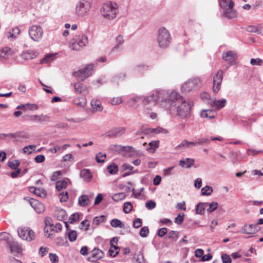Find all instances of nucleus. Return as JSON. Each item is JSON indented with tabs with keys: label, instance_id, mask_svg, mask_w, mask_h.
<instances>
[{
	"label": "nucleus",
	"instance_id": "1",
	"mask_svg": "<svg viewBox=\"0 0 263 263\" xmlns=\"http://www.w3.org/2000/svg\"><path fill=\"white\" fill-rule=\"evenodd\" d=\"M168 98L165 103V108L173 117H179L181 119L188 118L191 116L192 102H186L182 97L176 91H172L167 96Z\"/></svg>",
	"mask_w": 263,
	"mask_h": 263
},
{
	"label": "nucleus",
	"instance_id": "2",
	"mask_svg": "<svg viewBox=\"0 0 263 263\" xmlns=\"http://www.w3.org/2000/svg\"><path fill=\"white\" fill-rule=\"evenodd\" d=\"M169 94L168 92L165 90H157L155 93H153L149 96L145 97L143 96L142 103L144 105L155 104L156 101H158L160 103L161 106L165 108V103L167 101L168 97L167 96Z\"/></svg>",
	"mask_w": 263,
	"mask_h": 263
},
{
	"label": "nucleus",
	"instance_id": "3",
	"mask_svg": "<svg viewBox=\"0 0 263 263\" xmlns=\"http://www.w3.org/2000/svg\"><path fill=\"white\" fill-rule=\"evenodd\" d=\"M100 11L102 15L105 18L112 20L116 17L118 5L115 2L104 4Z\"/></svg>",
	"mask_w": 263,
	"mask_h": 263
},
{
	"label": "nucleus",
	"instance_id": "4",
	"mask_svg": "<svg viewBox=\"0 0 263 263\" xmlns=\"http://www.w3.org/2000/svg\"><path fill=\"white\" fill-rule=\"evenodd\" d=\"M171 36L169 31L164 27L159 29L157 34V42L159 46L161 48L168 47L171 42Z\"/></svg>",
	"mask_w": 263,
	"mask_h": 263
},
{
	"label": "nucleus",
	"instance_id": "5",
	"mask_svg": "<svg viewBox=\"0 0 263 263\" xmlns=\"http://www.w3.org/2000/svg\"><path fill=\"white\" fill-rule=\"evenodd\" d=\"M88 43V39L86 35L82 34L75 36L70 41L69 47L73 50L78 51L81 48L85 46Z\"/></svg>",
	"mask_w": 263,
	"mask_h": 263
},
{
	"label": "nucleus",
	"instance_id": "6",
	"mask_svg": "<svg viewBox=\"0 0 263 263\" xmlns=\"http://www.w3.org/2000/svg\"><path fill=\"white\" fill-rule=\"evenodd\" d=\"M92 5V0H80L76 7V13L79 16H85Z\"/></svg>",
	"mask_w": 263,
	"mask_h": 263
},
{
	"label": "nucleus",
	"instance_id": "7",
	"mask_svg": "<svg viewBox=\"0 0 263 263\" xmlns=\"http://www.w3.org/2000/svg\"><path fill=\"white\" fill-rule=\"evenodd\" d=\"M17 234L21 239L28 241H30L34 238V231L28 227L18 228Z\"/></svg>",
	"mask_w": 263,
	"mask_h": 263
},
{
	"label": "nucleus",
	"instance_id": "8",
	"mask_svg": "<svg viewBox=\"0 0 263 263\" xmlns=\"http://www.w3.org/2000/svg\"><path fill=\"white\" fill-rule=\"evenodd\" d=\"M93 67L92 64H88L83 69L73 72V76L79 78L81 81H83L91 74V71L93 69Z\"/></svg>",
	"mask_w": 263,
	"mask_h": 263
},
{
	"label": "nucleus",
	"instance_id": "9",
	"mask_svg": "<svg viewBox=\"0 0 263 263\" xmlns=\"http://www.w3.org/2000/svg\"><path fill=\"white\" fill-rule=\"evenodd\" d=\"M43 30L40 26L32 25L29 29L30 38L34 41L38 42L43 36Z\"/></svg>",
	"mask_w": 263,
	"mask_h": 263
},
{
	"label": "nucleus",
	"instance_id": "10",
	"mask_svg": "<svg viewBox=\"0 0 263 263\" xmlns=\"http://www.w3.org/2000/svg\"><path fill=\"white\" fill-rule=\"evenodd\" d=\"M223 71L219 69L213 77V90L214 93H217L221 87V83L223 80Z\"/></svg>",
	"mask_w": 263,
	"mask_h": 263
},
{
	"label": "nucleus",
	"instance_id": "11",
	"mask_svg": "<svg viewBox=\"0 0 263 263\" xmlns=\"http://www.w3.org/2000/svg\"><path fill=\"white\" fill-rule=\"evenodd\" d=\"M125 130V128L123 127H114L106 132L103 136L109 138H118L123 135Z\"/></svg>",
	"mask_w": 263,
	"mask_h": 263
},
{
	"label": "nucleus",
	"instance_id": "12",
	"mask_svg": "<svg viewBox=\"0 0 263 263\" xmlns=\"http://www.w3.org/2000/svg\"><path fill=\"white\" fill-rule=\"evenodd\" d=\"M234 6V2H231L228 7L222 8L223 12L221 14V16L228 19H232L236 17L237 16V13L233 9Z\"/></svg>",
	"mask_w": 263,
	"mask_h": 263
},
{
	"label": "nucleus",
	"instance_id": "13",
	"mask_svg": "<svg viewBox=\"0 0 263 263\" xmlns=\"http://www.w3.org/2000/svg\"><path fill=\"white\" fill-rule=\"evenodd\" d=\"M24 199L29 202L32 208H33L37 213H42L45 211V208L44 205L38 200L32 198L28 199V197H25Z\"/></svg>",
	"mask_w": 263,
	"mask_h": 263
},
{
	"label": "nucleus",
	"instance_id": "14",
	"mask_svg": "<svg viewBox=\"0 0 263 263\" xmlns=\"http://www.w3.org/2000/svg\"><path fill=\"white\" fill-rule=\"evenodd\" d=\"M260 230V227L257 224H245L242 227L241 232L247 234H254Z\"/></svg>",
	"mask_w": 263,
	"mask_h": 263
},
{
	"label": "nucleus",
	"instance_id": "15",
	"mask_svg": "<svg viewBox=\"0 0 263 263\" xmlns=\"http://www.w3.org/2000/svg\"><path fill=\"white\" fill-rule=\"evenodd\" d=\"M215 140L221 141L223 140V138L221 137H213L209 136H207L204 137H202L198 139L197 140L195 141L196 146L201 145H207L211 142V141Z\"/></svg>",
	"mask_w": 263,
	"mask_h": 263
},
{
	"label": "nucleus",
	"instance_id": "16",
	"mask_svg": "<svg viewBox=\"0 0 263 263\" xmlns=\"http://www.w3.org/2000/svg\"><path fill=\"white\" fill-rule=\"evenodd\" d=\"M237 59V54L233 51H228L224 53L222 55V59L229 63L230 66L235 64V60Z\"/></svg>",
	"mask_w": 263,
	"mask_h": 263
},
{
	"label": "nucleus",
	"instance_id": "17",
	"mask_svg": "<svg viewBox=\"0 0 263 263\" xmlns=\"http://www.w3.org/2000/svg\"><path fill=\"white\" fill-rule=\"evenodd\" d=\"M104 253L102 250L98 248H94L91 251V256L90 258L92 259V261H95L101 259L104 256Z\"/></svg>",
	"mask_w": 263,
	"mask_h": 263
},
{
	"label": "nucleus",
	"instance_id": "18",
	"mask_svg": "<svg viewBox=\"0 0 263 263\" xmlns=\"http://www.w3.org/2000/svg\"><path fill=\"white\" fill-rule=\"evenodd\" d=\"M80 177L85 182H89L92 178V175L89 169H83L80 172Z\"/></svg>",
	"mask_w": 263,
	"mask_h": 263
},
{
	"label": "nucleus",
	"instance_id": "19",
	"mask_svg": "<svg viewBox=\"0 0 263 263\" xmlns=\"http://www.w3.org/2000/svg\"><path fill=\"white\" fill-rule=\"evenodd\" d=\"M196 146V143L195 141H188L185 139L183 140L179 145L175 147L176 150L181 149L184 148H190L192 146Z\"/></svg>",
	"mask_w": 263,
	"mask_h": 263
},
{
	"label": "nucleus",
	"instance_id": "20",
	"mask_svg": "<svg viewBox=\"0 0 263 263\" xmlns=\"http://www.w3.org/2000/svg\"><path fill=\"white\" fill-rule=\"evenodd\" d=\"M195 160L193 158H185L179 161V165L182 167L189 168L194 164Z\"/></svg>",
	"mask_w": 263,
	"mask_h": 263
},
{
	"label": "nucleus",
	"instance_id": "21",
	"mask_svg": "<svg viewBox=\"0 0 263 263\" xmlns=\"http://www.w3.org/2000/svg\"><path fill=\"white\" fill-rule=\"evenodd\" d=\"M11 252H16L20 253L22 252V248L16 241L13 240V239L8 242V243Z\"/></svg>",
	"mask_w": 263,
	"mask_h": 263
},
{
	"label": "nucleus",
	"instance_id": "22",
	"mask_svg": "<svg viewBox=\"0 0 263 263\" xmlns=\"http://www.w3.org/2000/svg\"><path fill=\"white\" fill-rule=\"evenodd\" d=\"M30 136L26 132L21 130L15 133L14 142L21 141L23 139H29Z\"/></svg>",
	"mask_w": 263,
	"mask_h": 263
},
{
	"label": "nucleus",
	"instance_id": "23",
	"mask_svg": "<svg viewBox=\"0 0 263 263\" xmlns=\"http://www.w3.org/2000/svg\"><path fill=\"white\" fill-rule=\"evenodd\" d=\"M74 92L78 94H81L87 91V87L84 84L80 82L76 83L74 84Z\"/></svg>",
	"mask_w": 263,
	"mask_h": 263
},
{
	"label": "nucleus",
	"instance_id": "24",
	"mask_svg": "<svg viewBox=\"0 0 263 263\" xmlns=\"http://www.w3.org/2000/svg\"><path fill=\"white\" fill-rule=\"evenodd\" d=\"M126 77V74L125 72H120L115 74L111 79V82L116 84L119 85V83L123 81Z\"/></svg>",
	"mask_w": 263,
	"mask_h": 263
},
{
	"label": "nucleus",
	"instance_id": "25",
	"mask_svg": "<svg viewBox=\"0 0 263 263\" xmlns=\"http://www.w3.org/2000/svg\"><path fill=\"white\" fill-rule=\"evenodd\" d=\"M208 204H209V202H199L196 205V214L200 215H204L205 207L208 206Z\"/></svg>",
	"mask_w": 263,
	"mask_h": 263
},
{
	"label": "nucleus",
	"instance_id": "26",
	"mask_svg": "<svg viewBox=\"0 0 263 263\" xmlns=\"http://www.w3.org/2000/svg\"><path fill=\"white\" fill-rule=\"evenodd\" d=\"M200 116L202 118L212 119L215 117L216 113L211 109L202 110L200 113Z\"/></svg>",
	"mask_w": 263,
	"mask_h": 263
},
{
	"label": "nucleus",
	"instance_id": "27",
	"mask_svg": "<svg viewBox=\"0 0 263 263\" xmlns=\"http://www.w3.org/2000/svg\"><path fill=\"white\" fill-rule=\"evenodd\" d=\"M194 87V83L193 81H189L184 83L181 86V91L183 92H189Z\"/></svg>",
	"mask_w": 263,
	"mask_h": 263
},
{
	"label": "nucleus",
	"instance_id": "28",
	"mask_svg": "<svg viewBox=\"0 0 263 263\" xmlns=\"http://www.w3.org/2000/svg\"><path fill=\"white\" fill-rule=\"evenodd\" d=\"M45 224L46 226V228H45V235L48 238H50L52 234L48 233L49 230L48 229H46L47 227H53V223H52V219L50 217H47L45 218L44 220Z\"/></svg>",
	"mask_w": 263,
	"mask_h": 263
},
{
	"label": "nucleus",
	"instance_id": "29",
	"mask_svg": "<svg viewBox=\"0 0 263 263\" xmlns=\"http://www.w3.org/2000/svg\"><path fill=\"white\" fill-rule=\"evenodd\" d=\"M226 99H222V100H214L212 102V105L219 109L224 107L226 106Z\"/></svg>",
	"mask_w": 263,
	"mask_h": 263
},
{
	"label": "nucleus",
	"instance_id": "30",
	"mask_svg": "<svg viewBox=\"0 0 263 263\" xmlns=\"http://www.w3.org/2000/svg\"><path fill=\"white\" fill-rule=\"evenodd\" d=\"M89 199L86 195H82L79 197L78 202L79 204L83 207L87 206L89 204Z\"/></svg>",
	"mask_w": 263,
	"mask_h": 263
},
{
	"label": "nucleus",
	"instance_id": "31",
	"mask_svg": "<svg viewBox=\"0 0 263 263\" xmlns=\"http://www.w3.org/2000/svg\"><path fill=\"white\" fill-rule=\"evenodd\" d=\"M107 170L110 174L114 175L118 172L119 167L117 164L112 163L107 166Z\"/></svg>",
	"mask_w": 263,
	"mask_h": 263
},
{
	"label": "nucleus",
	"instance_id": "32",
	"mask_svg": "<svg viewBox=\"0 0 263 263\" xmlns=\"http://www.w3.org/2000/svg\"><path fill=\"white\" fill-rule=\"evenodd\" d=\"M121 155L126 156L128 153H135L136 150L134 147L132 146H122L121 147Z\"/></svg>",
	"mask_w": 263,
	"mask_h": 263
},
{
	"label": "nucleus",
	"instance_id": "33",
	"mask_svg": "<svg viewBox=\"0 0 263 263\" xmlns=\"http://www.w3.org/2000/svg\"><path fill=\"white\" fill-rule=\"evenodd\" d=\"M110 225L114 228H124V224L118 219H113L110 221Z\"/></svg>",
	"mask_w": 263,
	"mask_h": 263
},
{
	"label": "nucleus",
	"instance_id": "34",
	"mask_svg": "<svg viewBox=\"0 0 263 263\" xmlns=\"http://www.w3.org/2000/svg\"><path fill=\"white\" fill-rule=\"evenodd\" d=\"M159 141H153L149 143L148 146L146 147V149L150 152H154L156 148L159 146Z\"/></svg>",
	"mask_w": 263,
	"mask_h": 263
},
{
	"label": "nucleus",
	"instance_id": "35",
	"mask_svg": "<svg viewBox=\"0 0 263 263\" xmlns=\"http://www.w3.org/2000/svg\"><path fill=\"white\" fill-rule=\"evenodd\" d=\"M213 191V187L209 185H206L202 187L201 190V194L203 196H209Z\"/></svg>",
	"mask_w": 263,
	"mask_h": 263
},
{
	"label": "nucleus",
	"instance_id": "36",
	"mask_svg": "<svg viewBox=\"0 0 263 263\" xmlns=\"http://www.w3.org/2000/svg\"><path fill=\"white\" fill-rule=\"evenodd\" d=\"M126 197V194L124 193L121 192V193H118L114 194L112 196V199L115 201H119L121 200H123Z\"/></svg>",
	"mask_w": 263,
	"mask_h": 263
},
{
	"label": "nucleus",
	"instance_id": "37",
	"mask_svg": "<svg viewBox=\"0 0 263 263\" xmlns=\"http://www.w3.org/2000/svg\"><path fill=\"white\" fill-rule=\"evenodd\" d=\"M179 233L176 231H171L168 234V238L172 239L173 241H176L179 238Z\"/></svg>",
	"mask_w": 263,
	"mask_h": 263
},
{
	"label": "nucleus",
	"instance_id": "38",
	"mask_svg": "<svg viewBox=\"0 0 263 263\" xmlns=\"http://www.w3.org/2000/svg\"><path fill=\"white\" fill-rule=\"evenodd\" d=\"M106 220V216L104 215H101L100 216H96L93 219V224L98 226L102 222H105Z\"/></svg>",
	"mask_w": 263,
	"mask_h": 263
},
{
	"label": "nucleus",
	"instance_id": "39",
	"mask_svg": "<svg viewBox=\"0 0 263 263\" xmlns=\"http://www.w3.org/2000/svg\"><path fill=\"white\" fill-rule=\"evenodd\" d=\"M12 239V238L9 233L4 232L0 233V240L6 241L7 244Z\"/></svg>",
	"mask_w": 263,
	"mask_h": 263
},
{
	"label": "nucleus",
	"instance_id": "40",
	"mask_svg": "<svg viewBox=\"0 0 263 263\" xmlns=\"http://www.w3.org/2000/svg\"><path fill=\"white\" fill-rule=\"evenodd\" d=\"M67 235L69 240L71 242L74 241L78 236L77 232L75 230H70Z\"/></svg>",
	"mask_w": 263,
	"mask_h": 263
},
{
	"label": "nucleus",
	"instance_id": "41",
	"mask_svg": "<svg viewBox=\"0 0 263 263\" xmlns=\"http://www.w3.org/2000/svg\"><path fill=\"white\" fill-rule=\"evenodd\" d=\"M35 195L41 198H45L47 193L45 190L43 188L36 187Z\"/></svg>",
	"mask_w": 263,
	"mask_h": 263
},
{
	"label": "nucleus",
	"instance_id": "42",
	"mask_svg": "<svg viewBox=\"0 0 263 263\" xmlns=\"http://www.w3.org/2000/svg\"><path fill=\"white\" fill-rule=\"evenodd\" d=\"M67 186V182L65 180L58 181L56 183L55 188L59 191H61L63 189H65Z\"/></svg>",
	"mask_w": 263,
	"mask_h": 263
},
{
	"label": "nucleus",
	"instance_id": "43",
	"mask_svg": "<svg viewBox=\"0 0 263 263\" xmlns=\"http://www.w3.org/2000/svg\"><path fill=\"white\" fill-rule=\"evenodd\" d=\"M106 158V154H103L101 152H99L96 155L95 159L98 163H101L104 162Z\"/></svg>",
	"mask_w": 263,
	"mask_h": 263
},
{
	"label": "nucleus",
	"instance_id": "44",
	"mask_svg": "<svg viewBox=\"0 0 263 263\" xmlns=\"http://www.w3.org/2000/svg\"><path fill=\"white\" fill-rule=\"evenodd\" d=\"M20 165V161L18 160H14L8 162V166L12 170L19 168L18 166Z\"/></svg>",
	"mask_w": 263,
	"mask_h": 263
},
{
	"label": "nucleus",
	"instance_id": "45",
	"mask_svg": "<svg viewBox=\"0 0 263 263\" xmlns=\"http://www.w3.org/2000/svg\"><path fill=\"white\" fill-rule=\"evenodd\" d=\"M91 105L93 108L96 109L98 111H102L103 109V107L101 106V103L100 101L98 100H92Z\"/></svg>",
	"mask_w": 263,
	"mask_h": 263
},
{
	"label": "nucleus",
	"instance_id": "46",
	"mask_svg": "<svg viewBox=\"0 0 263 263\" xmlns=\"http://www.w3.org/2000/svg\"><path fill=\"white\" fill-rule=\"evenodd\" d=\"M133 209V205L130 202H125L123 205V211L125 213H130Z\"/></svg>",
	"mask_w": 263,
	"mask_h": 263
},
{
	"label": "nucleus",
	"instance_id": "47",
	"mask_svg": "<svg viewBox=\"0 0 263 263\" xmlns=\"http://www.w3.org/2000/svg\"><path fill=\"white\" fill-rule=\"evenodd\" d=\"M11 52V49L7 47L3 48L0 50V58L5 59L6 57L9 55Z\"/></svg>",
	"mask_w": 263,
	"mask_h": 263
},
{
	"label": "nucleus",
	"instance_id": "48",
	"mask_svg": "<svg viewBox=\"0 0 263 263\" xmlns=\"http://www.w3.org/2000/svg\"><path fill=\"white\" fill-rule=\"evenodd\" d=\"M208 206H209V208L207 209V211L209 213H211L214 211H215L218 208V204L216 202H212L211 203H209V204H208Z\"/></svg>",
	"mask_w": 263,
	"mask_h": 263
},
{
	"label": "nucleus",
	"instance_id": "49",
	"mask_svg": "<svg viewBox=\"0 0 263 263\" xmlns=\"http://www.w3.org/2000/svg\"><path fill=\"white\" fill-rule=\"evenodd\" d=\"M54 55L52 54H46L45 57L40 60V64H43L48 63L49 61L53 60Z\"/></svg>",
	"mask_w": 263,
	"mask_h": 263
},
{
	"label": "nucleus",
	"instance_id": "50",
	"mask_svg": "<svg viewBox=\"0 0 263 263\" xmlns=\"http://www.w3.org/2000/svg\"><path fill=\"white\" fill-rule=\"evenodd\" d=\"M149 234L148 228L146 226L143 227L141 228L139 235L142 237H146Z\"/></svg>",
	"mask_w": 263,
	"mask_h": 263
},
{
	"label": "nucleus",
	"instance_id": "51",
	"mask_svg": "<svg viewBox=\"0 0 263 263\" xmlns=\"http://www.w3.org/2000/svg\"><path fill=\"white\" fill-rule=\"evenodd\" d=\"M20 32V30L18 27H15L14 28H13L11 30V31H10L9 32V34L8 35V37H16V34H18Z\"/></svg>",
	"mask_w": 263,
	"mask_h": 263
},
{
	"label": "nucleus",
	"instance_id": "52",
	"mask_svg": "<svg viewBox=\"0 0 263 263\" xmlns=\"http://www.w3.org/2000/svg\"><path fill=\"white\" fill-rule=\"evenodd\" d=\"M122 145L118 144H112L110 146L109 149L112 152H118V153L121 154Z\"/></svg>",
	"mask_w": 263,
	"mask_h": 263
},
{
	"label": "nucleus",
	"instance_id": "53",
	"mask_svg": "<svg viewBox=\"0 0 263 263\" xmlns=\"http://www.w3.org/2000/svg\"><path fill=\"white\" fill-rule=\"evenodd\" d=\"M56 243L59 246H65L68 244L67 240L65 237H58L56 239Z\"/></svg>",
	"mask_w": 263,
	"mask_h": 263
},
{
	"label": "nucleus",
	"instance_id": "54",
	"mask_svg": "<svg viewBox=\"0 0 263 263\" xmlns=\"http://www.w3.org/2000/svg\"><path fill=\"white\" fill-rule=\"evenodd\" d=\"M118 242V239L117 237H114L111 239L110 241V245L111 248H112L114 250L118 251V250L120 249V247L115 245H114V243H117Z\"/></svg>",
	"mask_w": 263,
	"mask_h": 263
},
{
	"label": "nucleus",
	"instance_id": "55",
	"mask_svg": "<svg viewBox=\"0 0 263 263\" xmlns=\"http://www.w3.org/2000/svg\"><path fill=\"white\" fill-rule=\"evenodd\" d=\"M79 219V215L78 213H73L70 215L69 217L68 220L69 222L71 224H73L74 222L78 220Z\"/></svg>",
	"mask_w": 263,
	"mask_h": 263
},
{
	"label": "nucleus",
	"instance_id": "56",
	"mask_svg": "<svg viewBox=\"0 0 263 263\" xmlns=\"http://www.w3.org/2000/svg\"><path fill=\"white\" fill-rule=\"evenodd\" d=\"M58 213L59 214V217H61V218H59V220L64 221L67 218V213L66 211L61 209L58 211Z\"/></svg>",
	"mask_w": 263,
	"mask_h": 263
},
{
	"label": "nucleus",
	"instance_id": "57",
	"mask_svg": "<svg viewBox=\"0 0 263 263\" xmlns=\"http://www.w3.org/2000/svg\"><path fill=\"white\" fill-rule=\"evenodd\" d=\"M142 99L143 96H141L133 97L129 100V103L131 104V105L133 106L135 104H136V103L140 101H141L142 102Z\"/></svg>",
	"mask_w": 263,
	"mask_h": 263
},
{
	"label": "nucleus",
	"instance_id": "58",
	"mask_svg": "<svg viewBox=\"0 0 263 263\" xmlns=\"http://www.w3.org/2000/svg\"><path fill=\"white\" fill-rule=\"evenodd\" d=\"M156 202L152 200L147 201L145 203L146 208L149 210H151L154 209L156 207Z\"/></svg>",
	"mask_w": 263,
	"mask_h": 263
},
{
	"label": "nucleus",
	"instance_id": "59",
	"mask_svg": "<svg viewBox=\"0 0 263 263\" xmlns=\"http://www.w3.org/2000/svg\"><path fill=\"white\" fill-rule=\"evenodd\" d=\"M60 201L61 202H65L68 198V194L67 192H62L59 194Z\"/></svg>",
	"mask_w": 263,
	"mask_h": 263
},
{
	"label": "nucleus",
	"instance_id": "60",
	"mask_svg": "<svg viewBox=\"0 0 263 263\" xmlns=\"http://www.w3.org/2000/svg\"><path fill=\"white\" fill-rule=\"evenodd\" d=\"M184 213H179L177 217L175 219V222L177 224H181L184 220Z\"/></svg>",
	"mask_w": 263,
	"mask_h": 263
},
{
	"label": "nucleus",
	"instance_id": "61",
	"mask_svg": "<svg viewBox=\"0 0 263 263\" xmlns=\"http://www.w3.org/2000/svg\"><path fill=\"white\" fill-rule=\"evenodd\" d=\"M246 30L249 32L258 33L259 32L258 28L256 26H249L246 28Z\"/></svg>",
	"mask_w": 263,
	"mask_h": 263
},
{
	"label": "nucleus",
	"instance_id": "62",
	"mask_svg": "<svg viewBox=\"0 0 263 263\" xmlns=\"http://www.w3.org/2000/svg\"><path fill=\"white\" fill-rule=\"evenodd\" d=\"M142 219L139 218H137L134 220L133 226L135 228H139L142 226Z\"/></svg>",
	"mask_w": 263,
	"mask_h": 263
},
{
	"label": "nucleus",
	"instance_id": "63",
	"mask_svg": "<svg viewBox=\"0 0 263 263\" xmlns=\"http://www.w3.org/2000/svg\"><path fill=\"white\" fill-rule=\"evenodd\" d=\"M49 257L50 258L51 263H58L59 257L56 254L49 253Z\"/></svg>",
	"mask_w": 263,
	"mask_h": 263
},
{
	"label": "nucleus",
	"instance_id": "64",
	"mask_svg": "<svg viewBox=\"0 0 263 263\" xmlns=\"http://www.w3.org/2000/svg\"><path fill=\"white\" fill-rule=\"evenodd\" d=\"M221 259L223 263H231L232 262L231 258L227 254H222Z\"/></svg>",
	"mask_w": 263,
	"mask_h": 263
}]
</instances>
